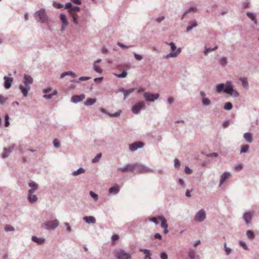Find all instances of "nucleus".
Segmentation results:
<instances>
[{"label":"nucleus","instance_id":"nucleus-1","mask_svg":"<svg viewBox=\"0 0 259 259\" xmlns=\"http://www.w3.org/2000/svg\"><path fill=\"white\" fill-rule=\"evenodd\" d=\"M32 82L33 79L30 76L27 75H24V82L26 87H23L22 85H20L19 87V89H20L24 96L26 97L27 96L28 91L30 89L29 85L31 84Z\"/></svg>","mask_w":259,"mask_h":259},{"label":"nucleus","instance_id":"nucleus-2","mask_svg":"<svg viewBox=\"0 0 259 259\" xmlns=\"http://www.w3.org/2000/svg\"><path fill=\"white\" fill-rule=\"evenodd\" d=\"M35 18L36 20L41 23H45L48 21L45 10L43 9H40L35 13Z\"/></svg>","mask_w":259,"mask_h":259},{"label":"nucleus","instance_id":"nucleus-3","mask_svg":"<svg viewBox=\"0 0 259 259\" xmlns=\"http://www.w3.org/2000/svg\"><path fill=\"white\" fill-rule=\"evenodd\" d=\"M170 47L171 52L165 56L166 58H169L170 57H176L181 53V49L180 48L177 49L175 44L174 42H170L169 44Z\"/></svg>","mask_w":259,"mask_h":259},{"label":"nucleus","instance_id":"nucleus-4","mask_svg":"<svg viewBox=\"0 0 259 259\" xmlns=\"http://www.w3.org/2000/svg\"><path fill=\"white\" fill-rule=\"evenodd\" d=\"M224 92L230 95L237 97L239 95L238 92L233 89V85L230 81H227L225 85Z\"/></svg>","mask_w":259,"mask_h":259},{"label":"nucleus","instance_id":"nucleus-5","mask_svg":"<svg viewBox=\"0 0 259 259\" xmlns=\"http://www.w3.org/2000/svg\"><path fill=\"white\" fill-rule=\"evenodd\" d=\"M59 225V221L57 220L48 221L42 225V227L48 230H53Z\"/></svg>","mask_w":259,"mask_h":259},{"label":"nucleus","instance_id":"nucleus-6","mask_svg":"<svg viewBox=\"0 0 259 259\" xmlns=\"http://www.w3.org/2000/svg\"><path fill=\"white\" fill-rule=\"evenodd\" d=\"M118 259H131V255L122 249L117 250L115 254Z\"/></svg>","mask_w":259,"mask_h":259},{"label":"nucleus","instance_id":"nucleus-7","mask_svg":"<svg viewBox=\"0 0 259 259\" xmlns=\"http://www.w3.org/2000/svg\"><path fill=\"white\" fill-rule=\"evenodd\" d=\"M80 11V8L78 6H75L71 8L69 10L70 15L73 18V21L75 24H78L77 15L76 13Z\"/></svg>","mask_w":259,"mask_h":259},{"label":"nucleus","instance_id":"nucleus-8","mask_svg":"<svg viewBox=\"0 0 259 259\" xmlns=\"http://www.w3.org/2000/svg\"><path fill=\"white\" fill-rule=\"evenodd\" d=\"M206 218V214L203 209L199 210L195 215L194 220L195 222H202Z\"/></svg>","mask_w":259,"mask_h":259},{"label":"nucleus","instance_id":"nucleus-9","mask_svg":"<svg viewBox=\"0 0 259 259\" xmlns=\"http://www.w3.org/2000/svg\"><path fill=\"white\" fill-rule=\"evenodd\" d=\"M159 95L158 94H153L149 93H145L144 97L147 101L153 102L157 99Z\"/></svg>","mask_w":259,"mask_h":259},{"label":"nucleus","instance_id":"nucleus-10","mask_svg":"<svg viewBox=\"0 0 259 259\" xmlns=\"http://www.w3.org/2000/svg\"><path fill=\"white\" fill-rule=\"evenodd\" d=\"M136 169V164H129L126 165L125 166L123 167H120L118 168V170L122 172H126V171H133L135 170Z\"/></svg>","mask_w":259,"mask_h":259},{"label":"nucleus","instance_id":"nucleus-11","mask_svg":"<svg viewBox=\"0 0 259 259\" xmlns=\"http://www.w3.org/2000/svg\"><path fill=\"white\" fill-rule=\"evenodd\" d=\"M144 144L142 142H136L134 143L129 145V148L131 151H135L138 148H142L143 147Z\"/></svg>","mask_w":259,"mask_h":259},{"label":"nucleus","instance_id":"nucleus-12","mask_svg":"<svg viewBox=\"0 0 259 259\" xmlns=\"http://www.w3.org/2000/svg\"><path fill=\"white\" fill-rule=\"evenodd\" d=\"M52 91V89L49 88L46 89L44 91V92L46 94L44 97L47 99H51L53 96L56 95L57 94V91L56 90L53 91L52 93H51Z\"/></svg>","mask_w":259,"mask_h":259},{"label":"nucleus","instance_id":"nucleus-13","mask_svg":"<svg viewBox=\"0 0 259 259\" xmlns=\"http://www.w3.org/2000/svg\"><path fill=\"white\" fill-rule=\"evenodd\" d=\"M145 106V103L143 102H140L136 104L133 108L132 111L135 114H137L139 111Z\"/></svg>","mask_w":259,"mask_h":259},{"label":"nucleus","instance_id":"nucleus-14","mask_svg":"<svg viewBox=\"0 0 259 259\" xmlns=\"http://www.w3.org/2000/svg\"><path fill=\"white\" fill-rule=\"evenodd\" d=\"M136 169L135 170H137L138 172L140 173H145V172H150V169L146 167L143 165H141L138 163H136Z\"/></svg>","mask_w":259,"mask_h":259},{"label":"nucleus","instance_id":"nucleus-15","mask_svg":"<svg viewBox=\"0 0 259 259\" xmlns=\"http://www.w3.org/2000/svg\"><path fill=\"white\" fill-rule=\"evenodd\" d=\"M34 193L32 189H30L28 192V199L31 203L34 202L37 200V198L35 195H32Z\"/></svg>","mask_w":259,"mask_h":259},{"label":"nucleus","instance_id":"nucleus-16","mask_svg":"<svg viewBox=\"0 0 259 259\" xmlns=\"http://www.w3.org/2000/svg\"><path fill=\"white\" fill-rule=\"evenodd\" d=\"M85 98V95L81 94L80 95H75L72 97L71 101L74 103H77L83 100Z\"/></svg>","mask_w":259,"mask_h":259},{"label":"nucleus","instance_id":"nucleus-17","mask_svg":"<svg viewBox=\"0 0 259 259\" xmlns=\"http://www.w3.org/2000/svg\"><path fill=\"white\" fill-rule=\"evenodd\" d=\"M5 80V84L4 86L6 89H9L11 86V84L13 82V79L12 77H9L7 76H5L4 78Z\"/></svg>","mask_w":259,"mask_h":259},{"label":"nucleus","instance_id":"nucleus-18","mask_svg":"<svg viewBox=\"0 0 259 259\" xmlns=\"http://www.w3.org/2000/svg\"><path fill=\"white\" fill-rule=\"evenodd\" d=\"M15 146L12 145L10 146L8 148H5L3 154V157L6 158L8 156V155L10 154V153L12 151V150L14 149Z\"/></svg>","mask_w":259,"mask_h":259},{"label":"nucleus","instance_id":"nucleus-19","mask_svg":"<svg viewBox=\"0 0 259 259\" xmlns=\"http://www.w3.org/2000/svg\"><path fill=\"white\" fill-rule=\"evenodd\" d=\"M15 146L12 145L10 146L8 148H5L3 154V157L6 158L8 156V155L10 154V153L12 151V150L14 149Z\"/></svg>","mask_w":259,"mask_h":259},{"label":"nucleus","instance_id":"nucleus-20","mask_svg":"<svg viewBox=\"0 0 259 259\" xmlns=\"http://www.w3.org/2000/svg\"><path fill=\"white\" fill-rule=\"evenodd\" d=\"M15 146L12 145L10 146L8 148H5L3 154V157L6 158L8 156V155L10 154V153L12 151V150L14 149Z\"/></svg>","mask_w":259,"mask_h":259},{"label":"nucleus","instance_id":"nucleus-21","mask_svg":"<svg viewBox=\"0 0 259 259\" xmlns=\"http://www.w3.org/2000/svg\"><path fill=\"white\" fill-rule=\"evenodd\" d=\"M243 218L247 224L249 223L252 219V213L250 212H247L244 213Z\"/></svg>","mask_w":259,"mask_h":259},{"label":"nucleus","instance_id":"nucleus-22","mask_svg":"<svg viewBox=\"0 0 259 259\" xmlns=\"http://www.w3.org/2000/svg\"><path fill=\"white\" fill-rule=\"evenodd\" d=\"M83 220L88 224H95L96 223V219L92 216L84 217L83 218Z\"/></svg>","mask_w":259,"mask_h":259},{"label":"nucleus","instance_id":"nucleus-23","mask_svg":"<svg viewBox=\"0 0 259 259\" xmlns=\"http://www.w3.org/2000/svg\"><path fill=\"white\" fill-rule=\"evenodd\" d=\"M231 176L230 173L225 172L221 176L220 179V185H222L225 180Z\"/></svg>","mask_w":259,"mask_h":259},{"label":"nucleus","instance_id":"nucleus-24","mask_svg":"<svg viewBox=\"0 0 259 259\" xmlns=\"http://www.w3.org/2000/svg\"><path fill=\"white\" fill-rule=\"evenodd\" d=\"M135 91V89L133 88L130 89L128 90H125L123 88L120 89V91L122 92L124 96V98H126L127 96L133 93Z\"/></svg>","mask_w":259,"mask_h":259},{"label":"nucleus","instance_id":"nucleus-25","mask_svg":"<svg viewBox=\"0 0 259 259\" xmlns=\"http://www.w3.org/2000/svg\"><path fill=\"white\" fill-rule=\"evenodd\" d=\"M101 111L103 112V113H105L106 114H107L109 116H111V117H117V116H119L121 113V110H119L118 112L114 113V114H110L109 113H107L106 111V110L104 108H101Z\"/></svg>","mask_w":259,"mask_h":259},{"label":"nucleus","instance_id":"nucleus-26","mask_svg":"<svg viewBox=\"0 0 259 259\" xmlns=\"http://www.w3.org/2000/svg\"><path fill=\"white\" fill-rule=\"evenodd\" d=\"M244 139L247 141L248 142L251 143L252 141V134L249 133H246L244 134L243 136Z\"/></svg>","mask_w":259,"mask_h":259},{"label":"nucleus","instance_id":"nucleus-27","mask_svg":"<svg viewBox=\"0 0 259 259\" xmlns=\"http://www.w3.org/2000/svg\"><path fill=\"white\" fill-rule=\"evenodd\" d=\"M140 251L143 252L145 254V259H151L150 258L151 254L150 253V250L146 249H140Z\"/></svg>","mask_w":259,"mask_h":259},{"label":"nucleus","instance_id":"nucleus-28","mask_svg":"<svg viewBox=\"0 0 259 259\" xmlns=\"http://www.w3.org/2000/svg\"><path fill=\"white\" fill-rule=\"evenodd\" d=\"M32 240L34 242H35L38 244H41L45 242V239L44 238H37L35 236H33L32 238Z\"/></svg>","mask_w":259,"mask_h":259},{"label":"nucleus","instance_id":"nucleus-29","mask_svg":"<svg viewBox=\"0 0 259 259\" xmlns=\"http://www.w3.org/2000/svg\"><path fill=\"white\" fill-rule=\"evenodd\" d=\"M66 75H71L72 77H75L76 76V74L74 72L72 71H69L63 72L61 75L60 77L62 78Z\"/></svg>","mask_w":259,"mask_h":259},{"label":"nucleus","instance_id":"nucleus-30","mask_svg":"<svg viewBox=\"0 0 259 259\" xmlns=\"http://www.w3.org/2000/svg\"><path fill=\"white\" fill-rule=\"evenodd\" d=\"M60 20H61V21L64 25H65V26L68 25V23L66 17L64 14H61L60 15Z\"/></svg>","mask_w":259,"mask_h":259},{"label":"nucleus","instance_id":"nucleus-31","mask_svg":"<svg viewBox=\"0 0 259 259\" xmlns=\"http://www.w3.org/2000/svg\"><path fill=\"white\" fill-rule=\"evenodd\" d=\"M96 102V100L95 99L93 98H89L87 100L86 102L84 103V104L86 106H90L93 105Z\"/></svg>","mask_w":259,"mask_h":259},{"label":"nucleus","instance_id":"nucleus-32","mask_svg":"<svg viewBox=\"0 0 259 259\" xmlns=\"http://www.w3.org/2000/svg\"><path fill=\"white\" fill-rule=\"evenodd\" d=\"M149 220L150 221H152V222L155 223L156 224H158V221H160L161 224L162 225V217H161V216H159L158 218L153 217V218H150L149 219Z\"/></svg>","mask_w":259,"mask_h":259},{"label":"nucleus","instance_id":"nucleus-33","mask_svg":"<svg viewBox=\"0 0 259 259\" xmlns=\"http://www.w3.org/2000/svg\"><path fill=\"white\" fill-rule=\"evenodd\" d=\"M119 187L117 186L110 188L109 190V191L110 193H115V194L118 193L119 192Z\"/></svg>","mask_w":259,"mask_h":259},{"label":"nucleus","instance_id":"nucleus-34","mask_svg":"<svg viewBox=\"0 0 259 259\" xmlns=\"http://www.w3.org/2000/svg\"><path fill=\"white\" fill-rule=\"evenodd\" d=\"M168 225L166 223V220L163 217V228H164V233L167 234L168 233L167 230Z\"/></svg>","mask_w":259,"mask_h":259},{"label":"nucleus","instance_id":"nucleus-35","mask_svg":"<svg viewBox=\"0 0 259 259\" xmlns=\"http://www.w3.org/2000/svg\"><path fill=\"white\" fill-rule=\"evenodd\" d=\"M217 92L221 93L222 91H224L225 84L224 83H220L217 85Z\"/></svg>","mask_w":259,"mask_h":259},{"label":"nucleus","instance_id":"nucleus-36","mask_svg":"<svg viewBox=\"0 0 259 259\" xmlns=\"http://www.w3.org/2000/svg\"><path fill=\"white\" fill-rule=\"evenodd\" d=\"M247 15L250 19H251L252 21H253L254 22L255 24H257V21H256V20L255 19V17L253 14L250 13V12H248L247 13Z\"/></svg>","mask_w":259,"mask_h":259},{"label":"nucleus","instance_id":"nucleus-37","mask_svg":"<svg viewBox=\"0 0 259 259\" xmlns=\"http://www.w3.org/2000/svg\"><path fill=\"white\" fill-rule=\"evenodd\" d=\"M197 25L196 22L192 21L191 22V25L188 26L187 27V31H189L191 30L193 27H196Z\"/></svg>","mask_w":259,"mask_h":259},{"label":"nucleus","instance_id":"nucleus-38","mask_svg":"<svg viewBox=\"0 0 259 259\" xmlns=\"http://www.w3.org/2000/svg\"><path fill=\"white\" fill-rule=\"evenodd\" d=\"M127 73L126 71H123L121 74L114 73V75L118 78H124L126 76Z\"/></svg>","mask_w":259,"mask_h":259},{"label":"nucleus","instance_id":"nucleus-39","mask_svg":"<svg viewBox=\"0 0 259 259\" xmlns=\"http://www.w3.org/2000/svg\"><path fill=\"white\" fill-rule=\"evenodd\" d=\"M246 235L249 239H252L254 238V233L250 230H248L246 232Z\"/></svg>","mask_w":259,"mask_h":259},{"label":"nucleus","instance_id":"nucleus-40","mask_svg":"<svg viewBox=\"0 0 259 259\" xmlns=\"http://www.w3.org/2000/svg\"><path fill=\"white\" fill-rule=\"evenodd\" d=\"M29 186L31 188V189L33 190V192H34V191L36 190L38 187L37 184L33 182L29 183Z\"/></svg>","mask_w":259,"mask_h":259},{"label":"nucleus","instance_id":"nucleus-41","mask_svg":"<svg viewBox=\"0 0 259 259\" xmlns=\"http://www.w3.org/2000/svg\"><path fill=\"white\" fill-rule=\"evenodd\" d=\"M218 49V46H215L214 48H206L205 51H204V54L205 55H207V54L209 52H211V51H214L216 49Z\"/></svg>","mask_w":259,"mask_h":259},{"label":"nucleus","instance_id":"nucleus-42","mask_svg":"<svg viewBox=\"0 0 259 259\" xmlns=\"http://www.w3.org/2000/svg\"><path fill=\"white\" fill-rule=\"evenodd\" d=\"M84 170L83 168H80L77 170L74 171L73 172V175L74 176H77V175H80L81 174L84 173Z\"/></svg>","mask_w":259,"mask_h":259},{"label":"nucleus","instance_id":"nucleus-43","mask_svg":"<svg viewBox=\"0 0 259 259\" xmlns=\"http://www.w3.org/2000/svg\"><path fill=\"white\" fill-rule=\"evenodd\" d=\"M94 69L95 71L98 73H101L102 72V69L100 68V67L99 66H98L96 64H94Z\"/></svg>","mask_w":259,"mask_h":259},{"label":"nucleus","instance_id":"nucleus-44","mask_svg":"<svg viewBox=\"0 0 259 259\" xmlns=\"http://www.w3.org/2000/svg\"><path fill=\"white\" fill-rule=\"evenodd\" d=\"M240 80L241 81L242 85L244 87L246 88L248 87V82H247V80L246 78H245V77L241 78H240Z\"/></svg>","mask_w":259,"mask_h":259},{"label":"nucleus","instance_id":"nucleus-45","mask_svg":"<svg viewBox=\"0 0 259 259\" xmlns=\"http://www.w3.org/2000/svg\"><path fill=\"white\" fill-rule=\"evenodd\" d=\"M202 102L204 105H209L210 104V101L207 98H203V99H202Z\"/></svg>","mask_w":259,"mask_h":259},{"label":"nucleus","instance_id":"nucleus-46","mask_svg":"<svg viewBox=\"0 0 259 259\" xmlns=\"http://www.w3.org/2000/svg\"><path fill=\"white\" fill-rule=\"evenodd\" d=\"M220 63L222 65V66H225L227 64V59L225 57H222L220 59Z\"/></svg>","mask_w":259,"mask_h":259},{"label":"nucleus","instance_id":"nucleus-47","mask_svg":"<svg viewBox=\"0 0 259 259\" xmlns=\"http://www.w3.org/2000/svg\"><path fill=\"white\" fill-rule=\"evenodd\" d=\"M232 108V104L230 102H227L225 104L224 109L226 110H231Z\"/></svg>","mask_w":259,"mask_h":259},{"label":"nucleus","instance_id":"nucleus-48","mask_svg":"<svg viewBox=\"0 0 259 259\" xmlns=\"http://www.w3.org/2000/svg\"><path fill=\"white\" fill-rule=\"evenodd\" d=\"M249 149V146L248 145H244L242 146L241 149V153H245Z\"/></svg>","mask_w":259,"mask_h":259},{"label":"nucleus","instance_id":"nucleus-49","mask_svg":"<svg viewBox=\"0 0 259 259\" xmlns=\"http://www.w3.org/2000/svg\"><path fill=\"white\" fill-rule=\"evenodd\" d=\"M102 156V153H99L92 160L93 163H95L99 160Z\"/></svg>","mask_w":259,"mask_h":259},{"label":"nucleus","instance_id":"nucleus-50","mask_svg":"<svg viewBox=\"0 0 259 259\" xmlns=\"http://www.w3.org/2000/svg\"><path fill=\"white\" fill-rule=\"evenodd\" d=\"M5 230L6 231H12L14 230V228L13 226L11 225H6L5 227Z\"/></svg>","mask_w":259,"mask_h":259},{"label":"nucleus","instance_id":"nucleus-51","mask_svg":"<svg viewBox=\"0 0 259 259\" xmlns=\"http://www.w3.org/2000/svg\"><path fill=\"white\" fill-rule=\"evenodd\" d=\"M90 195L94 198V199L95 200V201H97L98 199V196L97 194H96V193H95L94 192H93V191H91L90 192Z\"/></svg>","mask_w":259,"mask_h":259},{"label":"nucleus","instance_id":"nucleus-52","mask_svg":"<svg viewBox=\"0 0 259 259\" xmlns=\"http://www.w3.org/2000/svg\"><path fill=\"white\" fill-rule=\"evenodd\" d=\"M7 98L4 97L3 96L0 95V103L1 104H4L6 101L7 100Z\"/></svg>","mask_w":259,"mask_h":259},{"label":"nucleus","instance_id":"nucleus-53","mask_svg":"<svg viewBox=\"0 0 259 259\" xmlns=\"http://www.w3.org/2000/svg\"><path fill=\"white\" fill-rule=\"evenodd\" d=\"M9 116L8 114L6 115L5 116V126L6 127H8L10 123H9Z\"/></svg>","mask_w":259,"mask_h":259},{"label":"nucleus","instance_id":"nucleus-54","mask_svg":"<svg viewBox=\"0 0 259 259\" xmlns=\"http://www.w3.org/2000/svg\"><path fill=\"white\" fill-rule=\"evenodd\" d=\"M189 256L191 259H194L195 257V253L194 251H190L189 253Z\"/></svg>","mask_w":259,"mask_h":259},{"label":"nucleus","instance_id":"nucleus-55","mask_svg":"<svg viewBox=\"0 0 259 259\" xmlns=\"http://www.w3.org/2000/svg\"><path fill=\"white\" fill-rule=\"evenodd\" d=\"M196 9L195 8L191 7L190 9H188V11H186L184 14V16L186 15L187 14L191 12H196Z\"/></svg>","mask_w":259,"mask_h":259},{"label":"nucleus","instance_id":"nucleus-56","mask_svg":"<svg viewBox=\"0 0 259 259\" xmlns=\"http://www.w3.org/2000/svg\"><path fill=\"white\" fill-rule=\"evenodd\" d=\"M53 144H54V146L56 148H58L59 147L60 143H59V141L58 139H54L53 141Z\"/></svg>","mask_w":259,"mask_h":259},{"label":"nucleus","instance_id":"nucleus-57","mask_svg":"<svg viewBox=\"0 0 259 259\" xmlns=\"http://www.w3.org/2000/svg\"><path fill=\"white\" fill-rule=\"evenodd\" d=\"M53 6L57 9H61L63 7V6L62 5L57 3H54Z\"/></svg>","mask_w":259,"mask_h":259},{"label":"nucleus","instance_id":"nucleus-58","mask_svg":"<svg viewBox=\"0 0 259 259\" xmlns=\"http://www.w3.org/2000/svg\"><path fill=\"white\" fill-rule=\"evenodd\" d=\"M90 79L89 77H80L79 78V81H76V82L78 83L79 81H85ZM72 81H75V80H73Z\"/></svg>","mask_w":259,"mask_h":259},{"label":"nucleus","instance_id":"nucleus-59","mask_svg":"<svg viewBox=\"0 0 259 259\" xmlns=\"http://www.w3.org/2000/svg\"><path fill=\"white\" fill-rule=\"evenodd\" d=\"M224 247H225V252H226V253L227 254H229L231 252V249H230V248H228V247H227V244H226V243H225V244H224Z\"/></svg>","mask_w":259,"mask_h":259},{"label":"nucleus","instance_id":"nucleus-60","mask_svg":"<svg viewBox=\"0 0 259 259\" xmlns=\"http://www.w3.org/2000/svg\"><path fill=\"white\" fill-rule=\"evenodd\" d=\"M119 239V236L117 234H114L112 236V240L113 242L116 241Z\"/></svg>","mask_w":259,"mask_h":259},{"label":"nucleus","instance_id":"nucleus-61","mask_svg":"<svg viewBox=\"0 0 259 259\" xmlns=\"http://www.w3.org/2000/svg\"><path fill=\"white\" fill-rule=\"evenodd\" d=\"M240 245L241 247H242L244 249L247 250L248 249L247 246L245 243L243 241L240 242Z\"/></svg>","mask_w":259,"mask_h":259},{"label":"nucleus","instance_id":"nucleus-62","mask_svg":"<svg viewBox=\"0 0 259 259\" xmlns=\"http://www.w3.org/2000/svg\"><path fill=\"white\" fill-rule=\"evenodd\" d=\"M185 171L187 174H190L192 172V170L188 166L185 167Z\"/></svg>","mask_w":259,"mask_h":259},{"label":"nucleus","instance_id":"nucleus-63","mask_svg":"<svg viewBox=\"0 0 259 259\" xmlns=\"http://www.w3.org/2000/svg\"><path fill=\"white\" fill-rule=\"evenodd\" d=\"M134 56L135 58L139 61L143 59L142 56L136 53L134 54Z\"/></svg>","mask_w":259,"mask_h":259},{"label":"nucleus","instance_id":"nucleus-64","mask_svg":"<svg viewBox=\"0 0 259 259\" xmlns=\"http://www.w3.org/2000/svg\"><path fill=\"white\" fill-rule=\"evenodd\" d=\"M180 165V162L179 161V160L177 159H176L175 160V166L176 167H179Z\"/></svg>","mask_w":259,"mask_h":259}]
</instances>
